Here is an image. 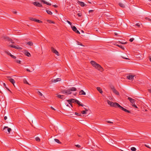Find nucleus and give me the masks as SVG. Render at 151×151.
<instances>
[{
	"label": "nucleus",
	"mask_w": 151,
	"mask_h": 151,
	"mask_svg": "<svg viewBox=\"0 0 151 151\" xmlns=\"http://www.w3.org/2000/svg\"><path fill=\"white\" fill-rule=\"evenodd\" d=\"M90 63L93 67L99 70L101 72H102L104 70V69L100 65L96 62L92 60L91 61Z\"/></svg>",
	"instance_id": "nucleus-1"
},
{
	"label": "nucleus",
	"mask_w": 151,
	"mask_h": 151,
	"mask_svg": "<svg viewBox=\"0 0 151 151\" xmlns=\"http://www.w3.org/2000/svg\"><path fill=\"white\" fill-rule=\"evenodd\" d=\"M108 104L110 105L111 106L113 107H117L118 104L117 103H113V102L110 101L109 100H108L107 101Z\"/></svg>",
	"instance_id": "nucleus-2"
},
{
	"label": "nucleus",
	"mask_w": 151,
	"mask_h": 151,
	"mask_svg": "<svg viewBox=\"0 0 151 151\" xmlns=\"http://www.w3.org/2000/svg\"><path fill=\"white\" fill-rule=\"evenodd\" d=\"M61 92L63 94H69L72 93L71 92H70L69 89L67 90H62L61 91Z\"/></svg>",
	"instance_id": "nucleus-3"
},
{
	"label": "nucleus",
	"mask_w": 151,
	"mask_h": 151,
	"mask_svg": "<svg viewBox=\"0 0 151 151\" xmlns=\"http://www.w3.org/2000/svg\"><path fill=\"white\" fill-rule=\"evenodd\" d=\"M111 88L113 92L116 95H119V92L115 89L114 86L111 87Z\"/></svg>",
	"instance_id": "nucleus-4"
},
{
	"label": "nucleus",
	"mask_w": 151,
	"mask_h": 151,
	"mask_svg": "<svg viewBox=\"0 0 151 151\" xmlns=\"http://www.w3.org/2000/svg\"><path fill=\"white\" fill-rule=\"evenodd\" d=\"M8 55L10 56L12 58L14 59H16V57L15 56H14L12 55L8 51H4Z\"/></svg>",
	"instance_id": "nucleus-5"
},
{
	"label": "nucleus",
	"mask_w": 151,
	"mask_h": 151,
	"mask_svg": "<svg viewBox=\"0 0 151 151\" xmlns=\"http://www.w3.org/2000/svg\"><path fill=\"white\" fill-rule=\"evenodd\" d=\"M51 50L54 53L56 54L58 56L59 55V52L56 50V49H54L53 47H51Z\"/></svg>",
	"instance_id": "nucleus-6"
},
{
	"label": "nucleus",
	"mask_w": 151,
	"mask_h": 151,
	"mask_svg": "<svg viewBox=\"0 0 151 151\" xmlns=\"http://www.w3.org/2000/svg\"><path fill=\"white\" fill-rule=\"evenodd\" d=\"M10 46L14 48L15 49H19V50H22V47H19V46L17 45V46H15L14 45H10Z\"/></svg>",
	"instance_id": "nucleus-7"
},
{
	"label": "nucleus",
	"mask_w": 151,
	"mask_h": 151,
	"mask_svg": "<svg viewBox=\"0 0 151 151\" xmlns=\"http://www.w3.org/2000/svg\"><path fill=\"white\" fill-rule=\"evenodd\" d=\"M76 100H75V99H70L68 100L67 101L68 102H69V104H70L71 106L72 107V105L70 104V103H74V102L76 103Z\"/></svg>",
	"instance_id": "nucleus-8"
},
{
	"label": "nucleus",
	"mask_w": 151,
	"mask_h": 151,
	"mask_svg": "<svg viewBox=\"0 0 151 151\" xmlns=\"http://www.w3.org/2000/svg\"><path fill=\"white\" fill-rule=\"evenodd\" d=\"M134 76L133 75H129L127 76V78L129 80L132 81Z\"/></svg>",
	"instance_id": "nucleus-9"
},
{
	"label": "nucleus",
	"mask_w": 151,
	"mask_h": 151,
	"mask_svg": "<svg viewBox=\"0 0 151 151\" xmlns=\"http://www.w3.org/2000/svg\"><path fill=\"white\" fill-rule=\"evenodd\" d=\"M2 39H4L5 40H6L9 41H12L11 39H10L9 37H7L6 36H3L2 37Z\"/></svg>",
	"instance_id": "nucleus-10"
},
{
	"label": "nucleus",
	"mask_w": 151,
	"mask_h": 151,
	"mask_svg": "<svg viewBox=\"0 0 151 151\" xmlns=\"http://www.w3.org/2000/svg\"><path fill=\"white\" fill-rule=\"evenodd\" d=\"M128 99L130 101V102L132 104L134 103L135 101L134 99L130 97H128Z\"/></svg>",
	"instance_id": "nucleus-11"
},
{
	"label": "nucleus",
	"mask_w": 151,
	"mask_h": 151,
	"mask_svg": "<svg viewBox=\"0 0 151 151\" xmlns=\"http://www.w3.org/2000/svg\"><path fill=\"white\" fill-rule=\"evenodd\" d=\"M70 92H71V91H76L77 90L76 88L74 87H72L70 88H69Z\"/></svg>",
	"instance_id": "nucleus-12"
},
{
	"label": "nucleus",
	"mask_w": 151,
	"mask_h": 151,
	"mask_svg": "<svg viewBox=\"0 0 151 151\" xmlns=\"http://www.w3.org/2000/svg\"><path fill=\"white\" fill-rule=\"evenodd\" d=\"M78 3L82 7H83L86 5V4H85L84 2L82 1H78Z\"/></svg>",
	"instance_id": "nucleus-13"
},
{
	"label": "nucleus",
	"mask_w": 151,
	"mask_h": 151,
	"mask_svg": "<svg viewBox=\"0 0 151 151\" xmlns=\"http://www.w3.org/2000/svg\"><path fill=\"white\" fill-rule=\"evenodd\" d=\"M33 4L35 5L36 6H37L38 7H41L42 6V5L39 3L37 2H34L33 3Z\"/></svg>",
	"instance_id": "nucleus-14"
},
{
	"label": "nucleus",
	"mask_w": 151,
	"mask_h": 151,
	"mask_svg": "<svg viewBox=\"0 0 151 151\" xmlns=\"http://www.w3.org/2000/svg\"><path fill=\"white\" fill-rule=\"evenodd\" d=\"M8 80L14 86H15L14 83H15V81L14 79L11 78H9L8 79Z\"/></svg>",
	"instance_id": "nucleus-15"
},
{
	"label": "nucleus",
	"mask_w": 151,
	"mask_h": 151,
	"mask_svg": "<svg viewBox=\"0 0 151 151\" xmlns=\"http://www.w3.org/2000/svg\"><path fill=\"white\" fill-rule=\"evenodd\" d=\"M41 2L43 3L44 4H45L47 5L50 6L51 5V4L50 3H49L46 1H45L44 0H42L41 1Z\"/></svg>",
	"instance_id": "nucleus-16"
},
{
	"label": "nucleus",
	"mask_w": 151,
	"mask_h": 151,
	"mask_svg": "<svg viewBox=\"0 0 151 151\" xmlns=\"http://www.w3.org/2000/svg\"><path fill=\"white\" fill-rule=\"evenodd\" d=\"M79 95H85L86 94V92H85L83 90H81L79 92Z\"/></svg>",
	"instance_id": "nucleus-17"
},
{
	"label": "nucleus",
	"mask_w": 151,
	"mask_h": 151,
	"mask_svg": "<svg viewBox=\"0 0 151 151\" xmlns=\"http://www.w3.org/2000/svg\"><path fill=\"white\" fill-rule=\"evenodd\" d=\"M6 128H7V131L9 133H10L11 130V129L10 128H8V127H6V126H5L4 127L3 129V130H4Z\"/></svg>",
	"instance_id": "nucleus-18"
},
{
	"label": "nucleus",
	"mask_w": 151,
	"mask_h": 151,
	"mask_svg": "<svg viewBox=\"0 0 151 151\" xmlns=\"http://www.w3.org/2000/svg\"><path fill=\"white\" fill-rule=\"evenodd\" d=\"M76 103L78 104L80 106H84V105L83 104H81L80 102L78 100H76Z\"/></svg>",
	"instance_id": "nucleus-19"
},
{
	"label": "nucleus",
	"mask_w": 151,
	"mask_h": 151,
	"mask_svg": "<svg viewBox=\"0 0 151 151\" xmlns=\"http://www.w3.org/2000/svg\"><path fill=\"white\" fill-rule=\"evenodd\" d=\"M63 96H64L63 95H60L58 94H57V97L60 99H63Z\"/></svg>",
	"instance_id": "nucleus-20"
},
{
	"label": "nucleus",
	"mask_w": 151,
	"mask_h": 151,
	"mask_svg": "<svg viewBox=\"0 0 151 151\" xmlns=\"http://www.w3.org/2000/svg\"><path fill=\"white\" fill-rule=\"evenodd\" d=\"M97 89L98 91L101 93H103V91L102 89L100 87H98L97 88Z\"/></svg>",
	"instance_id": "nucleus-21"
},
{
	"label": "nucleus",
	"mask_w": 151,
	"mask_h": 151,
	"mask_svg": "<svg viewBox=\"0 0 151 151\" xmlns=\"http://www.w3.org/2000/svg\"><path fill=\"white\" fill-rule=\"evenodd\" d=\"M118 104V105H117V107H119L120 109L122 110H123L124 108H123V107H122V106H121L118 104Z\"/></svg>",
	"instance_id": "nucleus-22"
},
{
	"label": "nucleus",
	"mask_w": 151,
	"mask_h": 151,
	"mask_svg": "<svg viewBox=\"0 0 151 151\" xmlns=\"http://www.w3.org/2000/svg\"><path fill=\"white\" fill-rule=\"evenodd\" d=\"M72 30L74 31L75 32L77 30V29L75 26H73V27H72Z\"/></svg>",
	"instance_id": "nucleus-23"
},
{
	"label": "nucleus",
	"mask_w": 151,
	"mask_h": 151,
	"mask_svg": "<svg viewBox=\"0 0 151 151\" xmlns=\"http://www.w3.org/2000/svg\"><path fill=\"white\" fill-rule=\"evenodd\" d=\"M54 140L55 142H57L58 143L60 144L61 143V142H60L59 140H58V139H54Z\"/></svg>",
	"instance_id": "nucleus-24"
},
{
	"label": "nucleus",
	"mask_w": 151,
	"mask_h": 151,
	"mask_svg": "<svg viewBox=\"0 0 151 151\" xmlns=\"http://www.w3.org/2000/svg\"><path fill=\"white\" fill-rule=\"evenodd\" d=\"M46 12L47 13V14L50 15H51L52 14V13L49 10H46Z\"/></svg>",
	"instance_id": "nucleus-25"
},
{
	"label": "nucleus",
	"mask_w": 151,
	"mask_h": 151,
	"mask_svg": "<svg viewBox=\"0 0 151 151\" xmlns=\"http://www.w3.org/2000/svg\"><path fill=\"white\" fill-rule=\"evenodd\" d=\"M84 109H85L86 110L83 111H82L81 113L83 114H85L86 113V111H88V110L87 109L85 108Z\"/></svg>",
	"instance_id": "nucleus-26"
},
{
	"label": "nucleus",
	"mask_w": 151,
	"mask_h": 151,
	"mask_svg": "<svg viewBox=\"0 0 151 151\" xmlns=\"http://www.w3.org/2000/svg\"><path fill=\"white\" fill-rule=\"evenodd\" d=\"M119 6H121L122 7H124V5L122 3H120L119 4Z\"/></svg>",
	"instance_id": "nucleus-27"
},
{
	"label": "nucleus",
	"mask_w": 151,
	"mask_h": 151,
	"mask_svg": "<svg viewBox=\"0 0 151 151\" xmlns=\"http://www.w3.org/2000/svg\"><path fill=\"white\" fill-rule=\"evenodd\" d=\"M47 22H49V23H53V24H55V23L53 21L50 20H47Z\"/></svg>",
	"instance_id": "nucleus-28"
},
{
	"label": "nucleus",
	"mask_w": 151,
	"mask_h": 151,
	"mask_svg": "<svg viewBox=\"0 0 151 151\" xmlns=\"http://www.w3.org/2000/svg\"><path fill=\"white\" fill-rule=\"evenodd\" d=\"M27 44L29 45H30V46H32L33 45V43L31 42H28L27 43Z\"/></svg>",
	"instance_id": "nucleus-29"
},
{
	"label": "nucleus",
	"mask_w": 151,
	"mask_h": 151,
	"mask_svg": "<svg viewBox=\"0 0 151 151\" xmlns=\"http://www.w3.org/2000/svg\"><path fill=\"white\" fill-rule=\"evenodd\" d=\"M123 111L126 112H127L128 113H131V112L130 111L126 109H125V108L124 109Z\"/></svg>",
	"instance_id": "nucleus-30"
},
{
	"label": "nucleus",
	"mask_w": 151,
	"mask_h": 151,
	"mask_svg": "<svg viewBox=\"0 0 151 151\" xmlns=\"http://www.w3.org/2000/svg\"><path fill=\"white\" fill-rule=\"evenodd\" d=\"M23 82L24 83H26L27 84H28V85H29V83L27 82L26 80L25 79H24L23 80Z\"/></svg>",
	"instance_id": "nucleus-31"
},
{
	"label": "nucleus",
	"mask_w": 151,
	"mask_h": 151,
	"mask_svg": "<svg viewBox=\"0 0 151 151\" xmlns=\"http://www.w3.org/2000/svg\"><path fill=\"white\" fill-rule=\"evenodd\" d=\"M131 150L132 151H135L136 150V149L135 147H132L131 148Z\"/></svg>",
	"instance_id": "nucleus-32"
},
{
	"label": "nucleus",
	"mask_w": 151,
	"mask_h": 151,
	"mask_svg": "<svg viewBox=\"0 0 151 151\" xmlns=\"http://www.w3.org/2000/svg\"><path fill=\"white\" fill-rule=\"evenodd\" d=\"M26 55L28 57H29L30 56V53L29 52H26Z\"/></svg>",
	"instance_id": "nucleus-33"
},
{
	"label": "nucleus",
	"mask_w": 151,
	"mask_h": 151,
	"mask_svg": "<svg viewBox=\"0 0 151 151\" xmlns=\"http://www.w3.org/2000/svg\"><path fill=\"white\" fill-rule=\"evenodd\" d=\"M35 140L36 141L38 142H39L40 141V138L38 137H37L35 138Z\"/></svg>",
	"instance_id": "nucleus-34"
},
{
	"label": "nucleus",
	"mask_w": 151,
	"mask_h": 151,
	"mask_svg": "<svg viewBox=\"0 0 151 151\" xmlns=\"http://www.w3.org/2000/svg\"><path fill=\"white\" fill-rule=\"evenodd\" d=\"M116 46H118L119 47H120V48H122L123 50H124V47L123 46H122L119 45H117Z\"/></svg>",
	"instance_id": "nucleus-35"
},
{
	"label": "nucleus",
	"mask_w": 151,
	"mask_h": 151,
	"mask_svg": "<svg viewBox=\"0 0 151 151\" xmlns=\"http://www.w3.org/2000/svg\"><path fill=\"white\" fill-rule=\"evenodd\" d=\"M35 22H38L39 23H40L42 22L40 20H39L37 19H36V20H35Z\"/></svg>",
	"instance_id": "nucleus-36"
},
{
	"label": "nucleus",
	"mask_w": 151,
	"mask_h": 151,
	"mask_svg": "<svg viewBox=\"0 0 151 151\" xmlns=\"http://www.w3.org/2000/svg\"><path fill=\"white\" fill-rule=\"evenodd\" d=\"M132 106L134 107V108H137V106H136V105L134 104V103L133 104H132Z\"/></svg>",
	"instance_id": "nucleus-37"
},
{
	"label": "nucleus",
	"mask_w": 151,
	"mask_h": 151,
	"mask_svg": "<svg viewBox=\"0 0 151 151\" xmlns=\"http://www.w3.org/2000/svg\"><path fill=\"white\" fill-rule=\"evenodd\" d=\"M15 61L17 63H19V64L21 63V61L20 60H15Z\"/></svg>",
	"instance_id": "nucleus-38"
},
{
	"label": "nucleus",
	"mask_w": 151,
	"mask_h": 151,
	"mask_svg": "<svg viewBox=\"0 0 151 151\" xmlns=\"http://www.w3.org/2000/svg\"><path fill=\"white\" fill-rule=\"evenodd\" d=\"M3 84V86H4V87H5L6 88H7V89H8V90L9 91L11 92V91H10L9 89H8L7 88H6V84H5V83H4Z\"/></svg>",
	"instance_id": "nucleus-39"
},
{
	"label": "nucleus",
	"mask_w": 151,
	"mask_h": 151,
	"mask_svg": "<svg viewBox=\"0 0 151 151\" xmlns=\"http://www.w3.org/2000/svg\"><path fill=\"white\" fill-rule=\"evenodd\" d=\"M77 44L78 45H81V46H83L82 45V44L81 43H80V42H77Z\"/></svg>",
	"instance_id": "nucleus-40"
},
{
	"label": "nucleus",
	"mask_w": 151,
	"mask_h": 151,
	"mask_svg": "<svg viewBox=\"0 0 151 151\" xmlns=\"http://www.w3.org/2000/svg\"><path fill=\"white\" fill-rule=\"evenodd\" d=\"M38 93L40 96H42V93H41L39 91H38Z\"/></svg>",
	"instance_id": "nucleus-41"
},
{
	"label": "nucleus",
	"mask_w": 151,
	"mask_h": 151,
	"mask_svg": "<svg viewBox=\"0 0 151 151\" xmlns=\"http://www.w3.org/2000/svg\"><path fill=\"white\" fill-rule=\"evenodd\" d=\"M134 40V38H130V39H129V41L130 42H132Z\"/></svg>",
	"instance_id": "nucleus-42"
},
{
	"label": "nucleus",
	"mask_w": 151,
	"mask_h": 151,
	"mask_svg": "<svg viewBox=\"0 0 151 151\" xmlns=\"http://www.w3.org/2000/svg\"><path fill=\"white\" fill-rule=\"evenodd\" d=\"M145 147H147V148H150V149L151 148L148 145H147V144H145Z\"/></svg>",
	"instance_id": "nucleus-43"
},
{
	"label": "nucleus",
	"mask_w": 151,
	"mask_h": 151,
	"mask_svg": "<svg viewBox=\"0 0 151 151\" xmlns=\"http://www.w3.org/2000/svg\"><path fill=\"white\" fill-rule=\"evenodd\" d=\"M135 25L138 27H139L140 26V24L139 23H137L135 24Z\"/></svg>",
	"instance_id": "nucleus-44"
},
{
	"label": "nucleus",
	"mask_w": 151,
	"mask_h": 151,
	"mask_svg": "<svg viewBox=\"0 0 151 151\" xmlns=\"http://www.w3.org/2000/svg\"><path fill=\"white\" fill-rule=\"evenodd\" d=\"M67 22H68V23L70 25H71V24H72V23L71 22H70V21H68V20H67Z\"/></svg>",
	"instance_id": "nucleus-45"
},
{
	"label": "nucleus",
	"mask_w": 151,
	"mask_h": 151,
	"mask_svg": "<svg viewBox=\"0 0 151 151\" xmlns=\"http://www.w3.org/2000/svg\"><path fill=\"white\" fill-rule=\"evenodd\" d=\"M36 19H34V18H30V19L32 20V21H35V20H36Z\"/></svg>",
	"instance_id": "nucleus-46"
},
{
	"label": "nucleus",
	"mask_w": 151,
	"mask_h": 151,
	"mask_svg": "<svg viewBox=\"0 0 151 151\" xmlns=\"http://www.w3.org/2000/svg\"><path fill=\"white\" fill-rule=\"evenodd\" d=\"M58 81L56 79H54L53 80V82H56Z\"/></svg>",
	"instance_id": "nucleus-47"
},
{
	"label": "nucleus",
	"mask_w": 151,
	"mask_h": 151,
	"mask_svg": "<svg viewBox=\"0 0 151 151\" xmlns=\"http://www.w3.org/2000/svg\"><path fill=\"white\" fill-rule=\"evenodd\" d=\"M75 32L78 34H80L78 30H77Z\"/></svg>",
	"instance_id": "nucleus-48"
},
{
	"label": "nucleus",
	"mask_w": 151,
	"mask_h": 151,
	"mask_svg": "<svg viewBox=\"0 0 151 151\" xmlns=\"http://www.w3.org/2000/svg\"><path fill=\"white\" fill-rule=\"evenodd\" d=\"M76 147H78V148H80L81 147V146L78 145H76Z\"/></svg>",
	"instance_id": "nucleus-49"
},
{
	"label": "nucleus",
	"mask_w": 151,
	"mask_h": 151,
	"mask_svg": "<svg viewBox=\"0 0 151 151\" xmlns=\"http://www.w3.org/2000/svg\"><path fill=\"white\" fill-rule=\"evenodd\" d=\"M107 122L108 123H109V124H113V122H112L109 121H107Z\"/></svg>",
	"instance_id": "nucleus-50"
},
{
	"label": "nucleus",
	"mask_w": 151,
	"mask_h": 151,
	"mask_svg": "<svg viewBox=\"0 0 151 151\" xmlns=\"http://www.w3.org/2000/svg\"><path fill=\"white\" fill-rule=\"evenodd\" d=\"M75 114L76 115H77V116H80L81 115L80 114V115H79V114L77 112H75Z\"/></svg>",
	"instance_id": "nucleus-51"
},
{
	"label": "nucleus",
	"mask_w": 151,
	"mask_h": 151,
	"mask_svg": "<svg viewBox=\"0 0 151 151\" xmlns=\"http://www.w3.org/2000/svg\"><path fill=\"white\" fill-rule=\"evenodd\" d=\"M78 17H81V13H78Z\"/></svg>",
	"instance_id": "nucleus-52"
},
{
	"label": "nucleus",
	"mask_w": 151,
	"mask_h": 151,
	"mask_svg": "<svg viewBox=\"0 0 151 151\" xmlns=\"http://www.w3.org/2000/svg\"><path fill=\"white\" fill-rule=\"evenodd\" d=\"M53 6H54V7H55V8L58 7V6L56 5H53Z\"/></svg>",
	"instance_id": "nucleus-53"
},
{
	"label": "nucleus",
	"mask_w": 151,
	"mask_h": 151,
	"mask_svg": "<svg viewBox=\"0 0 151 151\" xmlns=\"http://www.w3.org/2000/svg\"><path fill=\"white\" fill-rule=\"evenodd\" d=\"M56 79L58 81H60L61 80V79L60 78H57Z\"/></svg>",
	"instance_id": "nucleus-54"
},
{
	"label": "nucleus",
	"mask_w": 151,
	"mask_h": 151,
	"mask_svg": "<svg viewBox=\"0 0 151 151\" xmlns=\"http://www.w3.org/2000/svg\"><path fill=\"white\" fill-rule=\"evenodd\" d=\"M26 70L28 72H30V70L28 68H27L26 69Z\"/></svg>",
	"instance_id": "nucleus-55"
},
{
	"label": "nucleus",
	"mask_w": 151,
	"mask_h": 151,
	"mask_svg": "<svg viewBox=\"0 0 151 151\" xmlns=\"http://www.w3.org/2000/svg\"><path fill=\"white\" fill-rule=\"evenodd\" d=\"M50 108H51L52 109H53V110H55V109L54 108H53L52 107V106H51Z\"/></svg>",
	"instance_id": "nucleus-56"
},
{
	"label": "nucleus",
	"mask_w": 151,
	"mask_h": 151,
	"mask_svg": "<svg viewBox=\"0 0 151 151\" xmlns=\"http://www.w3.org/2000/svg\"><path fill=\"white\" fill-rule=\"evenodd\" d=\"M94 11L93 10H90L89 11V12L90 13L91 12H93Z\"/></svg>",
	"instance_id": "nucleus-57"
},
{
	"label": "nucleus",
	"mask_w": 151,
	"mask_h": 151,
	"mask_svg": "<svg viewBox=\"0 0 151 151\" xmlns=\"http://www.w3.org/2000/svg\"><path fill=\"white\" fill-rule=\"evenodd\" d=\"M7 119V117L6 116H5L4 117V119L6 120V119Z\"/></svg>",
	"instance_id": "nucleus-58"
},
{
	"label": "nucleus",
	"mask_w": 151,
	"mask_h": 151,
	"mask_svg": "<svg viewBox=\"0 0 151 151\" xmlns=\"http://www.w3.org/2000/svg\"><path fill=\"white\" fill-rule=\"evenodd\" d=\"M149 92H150V93H151V89H150V90L149 89Z\"/></svg>",
	"instance_id": "nucleus-59"
},
{
	"label": "nucleus",
	"mask_w": 151,
	"mask_h": 151,
	"mask_svg": "<svg viewBox=\"0 0 151 151\" xmlns=\"http://www.w3.org/2000/svg\"><path fill=\"white\" fill-rule=\"evenodd\" d=\"M150 61L151 62V58H150Z\"/></svg>",
	"instance_id": "nucleus-60"
},
{
	"label": "nucleus",
	"mask_w": 151,
	"mask_h": 151,
	"mask_svg": "<svg viewBox=\"0 0 151 151\" xmlns=\"http://www.w3.org/2000/svg\"><path fill=\"white\" fill-rule=\"evenodd\" d=\"M81 32H84L83 31V30H82V31H81Z\"/></svg>",
	"instance_id": "nucleus-61"
},
{
	"label": "nucleus",
	"mask_w": 151,
	"mask_h": 151,
	"mask_svg": "<svg viewBox=\"0 0 151 151\" xmlns=\"http://www.w3.org/2000/svg\"><path fill=\"white\" fill-rule=\"evenodd\" d=\"M67 106H69V105H67Z\"/></svg>",
	"instance_id": "nucleus-62"
},
{
	"label": "nucleus",
	"mask_w": 151,
	"mask_h": 151,
	"mask_svg": "<svg viewBox=\"0 0 151 151\" xmlns=\"http://www.w3.org/2000/svg\"><path fill=\"white\" fill-rule=\"evenodd\" d=\"M4 131L5 132H6V131Z\"/></svg>",
	"instance_id": "nucleus-63"
},
{
	"label": "nucleus",
	"mask_w": 151,
	"mask_h": 151,
	"mask_svg": "<svg viewBox=\"0 0 151 151\" xmlns=\"http://www.w3.org/2000/svg\"><path fill=\"white\" fill-rule=\"evenodd\" d=\"M125 59H128V58H125Z\"/></svg>",
	"instance_id": "nucleus-64"
}]
</instances>
